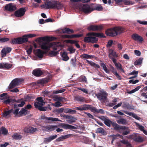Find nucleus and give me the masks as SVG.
Masks as SVG:
<instances>
[{
    "instance_id": "obj_11",
    "label": "nucleus",
    "mask_w": 147,
    "mask_h": 147,
    "mask_svg": "<svg viewBox=\"0 0 147 147\" xmlns=\"http://www.w3.org/2000/svg\"><path fill=\"white\" fill-rule=\"evenodd\" d=\"M26 11L25 8H21L15 11L14 15L17 17H22L24 15Z\"/></svg>"
},
{
    "instance_id": "obj_25",
    "label": "nucleus",
    "mask_w": 147,
    "mask_h": 147,
    "mask_svg": "<svg viewBox=\"0 0 147 147\" xmlns=\"http://www.w3.org/2000/svg\"><path fill=\"white\" fill-rule=\"evenodd\" d=\"M91 109V111L94 113H100L102 114H104L105 113L104 110L102 109H100L98 110L95 107H92Z\"/></svg>"
},
{
    "instance_id": "obj_52",
    "label": "nucleus",
    "mask_w": 147,
    "mask_h": 147,
    "mask_svg": "<svg viewBox=\"0 0 147 147\" xmlns=\"http://www.w3.org/2000/svg\"><path fill=\"white\" fill-rule=\"evenodd\" d=\"M77 41L76 40H65V42L67 43L71 44H75L77 42Z\"/></svg>"
},
{
    "instance_id": "obj_59",
    "label": "nucleus",
    "mask_w": 147,
    "mask_h": 147,
    "mask_svg": "<svg viewBox=\"0 0 147 147\" xmlns=\"http://www.w3.org/2000/svg\"><path fill=\"white\" fill-rule=\"evenodd\" d=\"M113 43V41L112 40H109L107 44V48L110 47L112 46V45Z\"/></svg>"
},
{
    "instance_id": "obj_53",
    "label": "nucleus",
    "mask_w": 147,
    "mask_h": 147,
    "mask_svg": "<svg viewBox=\"0 0 147 147\" xmlns=\"http://www.w3.org/2000/svg\"><path fill=\"white\" fill-rule=\"evenodd\" d=\"M65 100V98L61 97H58L57 96V95H56V101H57L60 102H63L64 100Z\"/></svg>"
},
{
    "instance_id": "obj_35",
    "label": "nucleus",
    "mask_w": 147,
    "mask_h": 147,
    "mask_svg": "<svg viewBox=\"0 0 147 147\" xmlns=\"http://www.w3.org/2000/svg\"><path fill=\"white\" fill-rule=\"evenodd\" d=\"M62 31L63 33L67 34H72L74 32V31L72 29L67 28L63 29Z\"/></svg>"
},
{
    "instance_id": "obj_2",
    "label": "nucleus",
    "mask_w": 147,
    "mask_h": 147,
    "mask_svg": "<svg viewBox=\"0 0 147 147\" xmlns=\"http://www.w3.org/2000/svg\"><path fill=\"white\" fill-rule=\"evenodd\" d=\"M124 28L121 27H115L108 28L105 31V34L107 36L114 37L123 32Z\"/></svg>"
},
{
    "instance_id": "obj_17",
    "label": "nucleus",
    "mask_w": 147,
    "mask_h": 147,
    "mask_svg": "<svg viewBox=\"0 0 147 147\" xmlns=\"http://www.w3.org/2000/svg\"><path fill=\"white\" fill-rule=\"evenodd\" d=\"M24 130L26 133L33 134L36 131L37 129L32 127H27L24 128Z\"/></svg>"
},
{
    "instance_id": "obj_8",
    "label": "nucleus",
    "mask_w": 147,
    "mask_h": 147,
    "mask_svg": "<svg viewBox=\"0 0 147 147\" xmlns=\"http://www.w3.org/2000/svg\"><path fill=\"white\" fill-rule=\"evenodd\" d=\"M10 100H11V102H16L18 103H20L18 104H13V108L14 109L17 108L18 107H22L25 103V101H24V99L23 98L19 99L17 100L15 99H10Z\"/></svg>"
},
{
    "instance_id": "obj_6",
    "label": "nucleus",
    "mask_w": 147,
    "mask_h": 147,
    "mask_svg": "<svg viewBox=\"0 0 147 147\" xmlns=\"http://www.w3.org/2000/svg\"><path fill=\"white\" fill-rule=\"evenodd\" d=\"M80 9L81 11L85 14H89L93 11V8L87 3L82 4L80 7Z\"/></svg>"
},
{
    "instance_id": "obj_23",
    "label": "nucleus",
    "mask_w": 147,
    "mask_h": 147,
    "mask_svg": "<svg viewBox=\"0 0 147 147\" xmlns=\"http://www.w3.org/2000/svg\"><path fill=\"white\" fill-rule=\"evenodd\" d=\"M34 105L36 108L38 109L40 111H46L47 108V107H42V105H39V104L38 103H34Z\"/></svg>"
},
{
    "instance_id": "obj_28",
    "label": "nucleus",
    "mask_w": 147,
    "mask_h": 147,
    "mask_svg": "<svg viewBox=\"0 0 147 147\" xmlns=\"http://www.w3.org/2000/svg\"><path fill=\"white\" fill-rule=\"evenodd\" d=\"M96 133H101L102 135L105 136L107 134L106 132L102 127L98 128L96 130Z\"/></svg>"
},
{
    "instance_id": "obj_15",
    "label": "nucleus",
    "mask_w": 147,
    "mask_h": 147,
    "mask_svg": "<svg viewBox=\"0 0 147 147\" xmlns=\"http://www.w3.org/2000/svg\"><path fill=\"white\" fill-rule=\"evenodd\" d=\"M102 28L103 27L102 26L92 25L90 26L88 28V29L90 31H96L100 30L102 29Z\"/></svg>"
},
{
    "instance_id": "obj_64",
    "label": "nucleus",
    "mask_w": 147,
    "mask_h": 147,
    "mask_svg": "<svg viewBox=\"0 0 147 147\" xmlns=\"http://www.w3.org/2000/svg\"><path fill=\"white\" fill-rule=\"evenodd\" d=\"M56 8L59 9L60 8L61 6V3L56 1Z\"/></svg>"
},
{
    "instance_id": "obj_58",
    "label": "nucleus",
    "mask_w": 147,
    "mask_h": 147,
    "mask_svg": "<svg viewBox=\"0 0 147 147\" xmlns=\"http://www.w3.org/2000/svg\"><path fill=\"white\" fill-rule=\"evenodd\" d=\"M9 39L8 38H0V42H3L9 41Z\"/></svg>"
},
{
    "instance_id": "obj_26",
    "label": "nucleus",
    "mask_w": 147,
    "mask_h": 147,
    "mask_svg": "<svg viewBox=\"0 0 147 147\" xmlns=\"http://www.w3.org/2000/svg\"><path fill=\"white\" fill-rule=\"evenodd\" d=\"M112 61L115 64V65L117 69H119L123 72H124L123 69L122 68L121 65L120 63H117L116 62L117 60L116 59L115 60H113Z\"/></svg>"
},
{
    "instance_id": "obj_34",
    "label": "nucleus",
    "mask_w": 147,
    "mask_h": 147,
    "mask_svg": "<svg viewBox=\"0 0 147 147\" xmlns=\"http://www.w3.org/2000/svg\"><path fill=\"white\" fill-rule=\"evenodd\" d=\"M55 138V135L50 136L47 138H44V142L45 143L49 142Z\"/></svg>"
},
{
    "instance_id": "obj_12",
    "label": "nucleus",
    "mask_w": 147,
    "mask_h": 147,
    "mask_svg": "<svg viewBox=\"0 0 147 147\" xmlns=\"http://www.w3.org/2000/svg\"><path fill=\"white\" fill-rule=\"evenodd\" d=\"M41 119L44 120V121L45 123H51L55 121V118L47 117L44 115L41 116Z\"/></svg>"
},
{
    "instance_id": "obj_14",
    "label": "nucleus",
    "mask_w": 147,
    "mask_h": 147,
    "mask_svg": "<svg viewBox=\"0 0 147 147\" xmlns=\"http://www.w3.org/2000/svg\"><path fill=\"white\" fill-rule=\"evenodd\" d=\"M112 126L114 128V129L116 131H119L120 129L125 130L127 128V127L125 126H120L115 122L113 123Z\"/></svg>"
},
{
    "instance_id": "obj_10",
    "label": "nucleus",
    "mask_w": 147,
    "mask_h": 147,
    "mask_svg": "<svg viewBox=\"0 0 147 147\" xmlns=\"http://www.w3.org/2000/svg\"><path fill=\"white\" fill-rule=\"evenodd\" d=\"M92 107L91 105L84 104L78 107H75L74 109H75L76 110L80 111L87 110L88 109H90L91 111V108Z\"/></svg>"
},
{
    "instance_id": "obj_4",
    "label": "nucleus",
    "mask_w": 147,
    "mask_h": 147,
    "mask_svg": "<svg viewBox=\"0 0 147 147\" xmlns=\"http://www.w3.org/2000/svg\"><path fill=\"white\" fill-rule=\"evenodd\" d=\"M24 80L23 79L17 78L13 80L10 83L9 88V89H12L21 84Z\"/></svg>"
},
{
    "instance_id": "obj_56",
    "label": "nucleus",
    "mask_w": 147,
    "mask_h": 147,
    "mask_svg": "<svg viewBox=\"0 0 147 147\" xmlns=\"http://www.w3.org/2000/svg\"><path fill=\"white\" fill-rule=\"evenodd\" d=\"M136 125L138 126L139 129L142 131H143L144 130V128L142 125H140V124L137 123L135 122Z\"/></svg>"
},
{
    "instance_id": "obj_61",
    "label": "nucleus",
    "mask_w": 147,
    "mask_h": 147,
    "mask_svg": "<svg viewBox=\"0 0 147 147\" xmlns=\"http://www.w3.org/2000/svg\"><path fill=\"white\" fill-rule=\"evenodd\" d=\"M96 33L94 32H88L87 34L86 35L87 36H92L96 37Z\"/></svg>"
},
{
    "instance_id": "obj_63",
    "label": "nucleus",
    "mask_w": 147,
    "mask_h": 147,
    "mask_svg": "<svg viewBox=\"0 0 147 147\" xmlns=\"http://www.w3.org/2000/svg\"><path fill=\"white\" fill-rule=\"evenodd\" d=\"M67 50L70 52V54H71L75 52L76 49H74L72 47L68 48Z\"/></svg>"
},
{
    "instance_id": "obj_48",
    "label": "nucleus",
    "mask_w": 147,
    "mask_h": 147,
    "mask_svg": "<svg viewBox=\"0 0 147 147\" xmlns=\"http://www.w3.org/2000/svg\"><path fill=\"white\" fill-rule=\"evenodd\" d=\"M91 36L85 37L84 39V42L86 43H90L91 42Z\"/></svg>"
},
{
    "instance_id": "obj_42",
    "label": "nucleus",
    "mask_w": 147,
    "mask_h": 147,
    "mask_svg": "<svg viewBox=\"0 0 147 147\" xmlns=\"http://www.w3.org/2000/svg\"><path fill=\"white\" fill-rule=\"evenodd\" d=\"M8 98L7 94V93H4L0 95V98L1 100H5Z\"/></svg>"
},
{
    "instance_id": "obj_49",
    "label": "nucleus",
    "mask_w": 147,
    "mask_h": 147,
    "mask_svg": "<svg viewBox=\"0 0 147 147\" xmlns=\"http://www.w3.org/2000/svg\"><path fill=\"white\" fill-rule=\"evenodd\" d=\"M12 66V64H11L4 63V69L5 68L8 69L11 68Z\"/></svg>"
},
{
    "instance_id": "obj_5",
    "label": "nucleus",
    "mask_w": 147,
    "mask_h": 147,
    "mask_svg": "<svg viewBox=\"0 0 147 147\" xmlns=\"http://www.w3.org/2000/svg\"><path fill=\"white\" fill-rule=\"evenodd\" d=\"M36 35L34 34H29L23 35L22 37H19V44H22L27 42L28 41V38H31L35 37Z\"/></svg>"
},
{
    "instance_id": "obj_19",
    "label": "nucleus",
    "mask_w": 147,
    "mask_h": 147,
    "mask_svg": "<svg viewBox=\"0 0 147 147\" xmlns=\"http://www.w3.org/2000/svg\"><path fill=\"white\" fill-rule=\"evenodd\" d=\"M30 113V111L24 108H22L19 112V117L22 116H25Z\"/></svg>"
},
{
    "instance_id": "obj_39",
    "label": "nucleus",
    "mask_w": 147,
    "mask_h": 147,
    "mask_svg": "<svg viewBox=\"0 0 147 147\" xmlns=\"http://www.w3.org/2000/svg\"><path fill=\"white\" fill-rule=\"evenodd\" d=\"M103 8L101 5H98L94 7L93 8V11L94 10H96L98 11H102V10Z\"/></svg>"
},
{
    "instance_id": "obj_54",
    "label": "nucleus",
    "mask_w": 147,
    "mask_h": 147,
    "mask_svg": "<svg viewBox=\"0 0 147 147\" xmlns=\"http://www.w3.org/2000/svg\"><path fill=\"white\" fill-rule=\"evenodd\" d=\"M96 37L98 38H105L106 36H105L103 33H96Z\"/></svg>"
},
{
    "instance_id": "obj_1",
    "label": "nucleus",
    "mask_w": 147,
    "mask_h": 147,
    "mask_svg": "<svg viewBox=\"0 0 147 147\" xmlns=\"http://www.w3.org/2000/svg\"><path fill=\"white\" fill-rule=\"evenodd\" d=\"M39 41L42 40V42L40 45L41 48L42 49L48 51L50 48H53V51H51L49 55L51 56H55V42H51V41L54 40L55 37L48 36L39 37Z\"/></svg>"
},
{
    "instance_id": "obj_44",
    "label": "nucleus",
    "mask_w": 147,
    "mask_h": 147,
    "mask_svg": "<svg viewBox=\"0 0 147 147\" xmlns=\"http://www.w3.org/2000/svg\"><path fill=\"white\" fill-rule=\"evenodd\" d=\"M13 109H11L8 111H5L3 113V117H6L7 116L9 115V114L13 112Z\"/></svg>"
},
{
    "instance_id": "obj_57",
    "label": "nucleus",
    "mask_w": 147,
    "mask_h": 147,
    "mask_svg": "<svg viewBox=\"0 0 147 147\" xmlns=\"http://www.w3.org/2000/svg\"><path fill=\"white\" fill-rule=\"evenodd\" d=\"M32 99V96H29L27 95L24 97V99L25 101H26L28 100H30Z\"/></svg>"
},
{
    "instance_id": "obj_20",
    "label": "nucleus",
    "mask_w": 147,
    "mask_h": 147,
    "mask_svg": "<svg viewBox=\"0 0 147 147\" xmlns=\"http://www.w3.org/2000/svg\"><path fill=\"white\" fill-rule=\"evenodd\" d=\"M53 94H55V92L53 91V93L49 91L45 92L44 93V96H46L53 98V100L55 101V95L54 94H53Z\"/></svg>"
},
{
    "instance_id": "obj_33",
    "label": "nucleus",
    "mask_w": 147,
    "mask_h": 147,
    "mask_svg": "<svg viewBox=\"0 0 147 147\" xmlns=\"http://www.w3.org/2000/svg\"><path fill=\"white\" fill-rule=\"evenodd\" d=\"M61 57L62 58V60L65 61H67L69 59L67 56V52L65 51H64L63 53L61 54Z\"/></svg>"
},
{
    "instance_id": "obj_40",
    "label": "nucleus",
    "mask_w": 147,
    "mask_h": 147,
    "mask_svg": "<svg viewBox=\"0 0 147 147\" xmlns=\"http://www.w3.org/2000/svg\"><path fill=\"white\" fill-rule=\"evenodd\" d=\"M81 58H83L85 59H91L92 58H94V55H90L87 54H84L80 56Z\"/></svg>"
},
{
    "instance_id": "obj_43",
    "label": "nucleus",
    "mask_w": 147,
    "mask_h": 147,
    "mask_svg": "<svg viewBox=\"0 0 147 147\" xmlns=\"http://www.w3.org/2000/svg\"><path fill=\"white\" fill-rule=\"evenodd\" d=\"M18 37L17 38H14L11 39L10 41V42L11 44H19V39Z\"/></svg>"
},
{
    "instance_id": "obj_31",
    "label": "nucleus",
    "mask_w": 147,
    "mask_h": 147,
    "mask_svg": "<svg viewBox=\"0 0 147 147\" xmlns=\"http://www.w3.org/2000/svg\"><path fill=\"white\" fill-rule=\"evenodd\" d=\"M36 100L37 101L35 102L34 103H38L39 105H44V103H45V102L43 100L42 97L40 96L37 98L36 99Z\"/></svg>"
},
{
    "instance_id": "obj_3",
    "label": "nucleus",
    "mask_w": 147,
    "mask_h": 147,
    "mask_svg": "<svg viewBox=\"0 0 147 147\" xmlns=\"http://www.w3.org/2000/svg\"><path fill=\"white\" fill-rule=\"evenodd\" d=\"M97 98L101 102H105L107 99L108 94L103 89H100L99 92L96 94Z\"/></svg>"
},
{
    "instance_id": "obj_41",
    "label": "nucleus",
    "mask_w": 147,
    "mask_h": 147,
    "mask_svg": "<svg viewBox=\"0 0 147 147\" xmlns=\"http://www.w3.org/2000/svg\"><path fill=\"white\" fill-rule=\"evenodd\" d=\"M142 58H140L138 60H136L134 63V65L136 66L137 65H141L142 63Z\"/></svg>"
},
{
    "instance_id": "obj_62",
    "label": "nucleus",
    "mask_w": 147,
    "mask_h": 147,
    "mask_svg": "<svg viewBox=\"0 0 147 147\" xmlns=\"http://www.w3.org/2000/svg\"><path fill=\"white\" fill-rule=\"evenodd\" d=\"M65 91V89L61 88L60 90H56V94L61 93L64 92Z\"/></svg>"
},
{
    "instance_id": "obj_27",
    "label": "nucleus",
    "mask_w": 147,
    "mask_h": 147,
    "mask_svg": "<svg viewBox=\"0 0 147 147\" xmlns=\"http://www.w3.org/2000/svg\"><path fill=\"white\" fill-rule=\"evenodd\" d=\"M133 139L134 141L138 142H142L144 141V139L140 136L135 135Z\"/></svg>"
},
{
    "instance_id": "obj_60",
    "label": "nucleus",
    "mask_w": 147,
    "mask_h": 147,
    "mask_svg": "<svg viewBox=\"0 0 147 147\" xmlns=\"http://www.w3.org/2000/svg\"><path fill=\"white\" fill-rule=\"evenodd\" d=\"M91 66L94 67L96 69L99 68H100V66L98 64H96L94 62H93L92 63Z\"/></svg>"
},
{
    "instance_id": "obj_37",
    "label": "nucleus",
    "mask_w": 147,
    "mask_h": 147,
    "mask_svg": "<svg viewBox=\"0 0 147 147\" xmlns=\"http://www.w3.org/2000/svg\"><path fill=\"white\" fill-rule=\"evenodd\" d=\"M117 123L119 124L123 125L127 123V120L124 118H121L117 121Z\"/></svg>"
},
{
    "instance_id": "obj_36",
    "label": "nucleus",
    "mask_w": 147,
    "mask_h": 147,
    "mask_svg": "<svg viewBox=\"0 0 147 147\" xmlns=\"http://www.w3.org/2000/svg\"><path fill=\"white\" fill-rule=\"evenodd\" d=\"M123 0H112V3H115V5H120L123 4Z\"/></svg>"
},
{
    "instance_id": "obj_13",
    "label": "nucleus",
    "mask_w": 147,
    "mask_h": 147,
    "mask_svg": "<svg viewBox=\"0 0 147 147\" xmlns=\"http://www.w3.org/2000/svg\"><path fill=\"white\" fill-rule=\"evenodd\" d=\"M5 8L6 10L10 11H14L16 9V5L12 3L7 5Z\"/></svg>"
},
{
    "instance_id": "obj_38",
    "label": "nucleus",
    "mask_w": 147,
    "mask_h": 147,
    "mask_svg": "<svg viewBox=\"0 0 147 147\" xmlns=\"http://www.w3.org/2000/svg\"><path fill=\"white\" fill-rule=\"evenodd\" d=\"M114 122L112 121L109 119L107 118L104 122V123L107 126L109 127H110L111 125H112V124Z\"/></svg>"
},
{
    "instance_id": "obj_32",
    "label": "nucleus",
    "mask_w": 147,
    "mask_h": 147,
    "mask_svg": "<svg viewBox=\"0 0 147 147\" xmlns=\"http://www.w3.org/2000/svg\"><path fill=\"white\" fill-rule=\"evenodd\" d=\"M43 127L46 129L48 131H51L55 130V126L49 125L44 126H43Z\"/></svg>"
},
{
    "instance_id": "obj_9",
    "label": "nucleus",
    "mask_w": 147,
    "mask_h": 147,
    "mask_svg": "<svg viewBox=\"0 0 147 147\" xmlns=\"http://www.w3.org/2000/svg\"><path fill=\"white\" fill-rule=\"evenodd\" d=\"M109 57L112 61L113 60H115L116 58H117L118 57V55L112 49H109L108 50Z\"/></svg>"
},
{
    "instance_id": "obj_16",
    "label": "nucleus",
    "mask_w": 147,
    "mask_h": 147,
    "mask_svg": "<svg viewBox=\"0 0 147 147\" xmlns=\"http://www.w3.org/2000/svg\"><path fill=\"white\" fill-rule=\"evenodd\" d=\"M11 48L9 47L4 48L1 51L2 57H3L5 56L7 54L11 52Z\"/></svg>"
},
{
    "instance_id": "obj_46",
    "label": "nucleus",
    "mask_w": 147,
    "mask_h": 147,
    "mask_svg": "<svg viewBox=\"0 0 147 147\" xmlns=\"http://www.w3.org/2000/svg\"><path fill=\"white\" fill-rule=\"evenodd\" d=\"M12 138L15 139H20L22 138V136L18 134H14L12 136Z\"/></svg>"
},
{
    "instance_id": "obj_29",
    "label": "nucleus",
    "mask_w": 147,
    "mask_h": 147,
    "mask_svg": "<svg viewBox=\"0 0 147 147\" xmlns=\"http://www.w3.org/2000/svg\"><path fill=\"white\" fill-rule=\"evenodd\" d=\"M61 126L62 128L65 129L72 130V128H74L73 125L65 123H62Z\"/></svg>"
},
{
    "instance_id": "obj_30",
    "label": "nucleus",
    "mask_w": 147,
    "mask_h": 147,
    "mask_svg": "<svg viewBox=\"0 0 147 147\" xmlns=\"http://www.w3.org/2000/svg\"><path fill=\"white\" fill-rule=\"evenodd\" d=\"M74 100L78 102H84L85 101L84 98L79 95H76L74 97Z\"/></svg>"
},
{
    "instance_id": "obj_24",
    "label": "nucleus",
    "mask_w": 147,
    "mask_h": 147,
    "mask_svg": "<svg viewBox=\"0 0 147 147\" xmlns=\"http://www.w3.org/2000/svg\"><path fill=\"white\" fill-rule=\"evenodd\" d=\"M46 53L45 51H43L40 49H37L36 53V55L39 58H42L43 55Z\"/></svg>"
},
{
    "instance_id": "obj_55",
    "label": "nucleus",
    "mask_w": 147,
    "mask_h": 147,
    "mask_svg": "<svg viewBox=\"0 0 147 147\" xmlns=\"http://www.w3.org/2000/svg\"><path fill=\"white\" fill-rule=\"evenodd\" d=\"M131 116H132V117L138 120H140L141 119L140 117L138 116L136 114L133 113H132Z\"/></svg>"
},
{
    "instance_id": "obj_21",
    "label": "nucleus",
    "mask_w": 147,
    "mask_h": 147,
    "mask_svg": "<svg viewBox=\"0 0 147 147\" xmlns=\"http://www.w3.org/2000/svg\"><path fill=\"white\" fill-rule=\"evenodd\" d=\"M32 74L36 76L39 77L42 75L43 72L40 69L38 68L33 70Z\"/></svg>"
},
{
    "instance_id": "obj_22",
    "label": "nucleus",
    "mask_w": 147,
    "mask_h": 147,
    "mask_svg": "<svg viewBox=\"0 0 147 147\" xmlns=\"http://www.w3.org/2000/svg\"><path fill=\"white\" fill-rule=\"evenodd\" d=\"M74 135L72 134H69L63 135L57 138L56 140L57 141H61L67 138L71 137H73Z\"/></svg>"
},
{
    "instance_id": "obj_47",
    "label": "nucleus",
    "mask_w": 147,
    "mask_h": 147,
    "mask_svg": "<svg viewBox=\"0 0 147 147\" xmlns=\"http://www.w3.org/2000/svg\"><path fill=\"white\" fill-rule=\"evenodd\" d=\"M127 127V128L125 130H123L124 131H123L122 133V134L123 136L127 135L130 132V130L128 127Z\"/></svg>"
},
{
    "instance_id": "obj_7",
    "label": "nucleus",
    "mask_w": 147,
    "mask_h": 147,
    "mask_svg": "<svg viewBox=\"0 0 147 147\" xmlns=\"http://www.w3.org/2000/svg\"><path fill=\"white\" fill-rule=\"evenodd\" d=\"M41 7L43 8L49 9L55 8V1H48V0H46V2L43 5H41Z\"/></svg>"
},
{
    "instance_id": "obj_51",
    "label": "nucleus",
    "mask_w": 147,
    "mask_h": 147,
    "mask_svg": "<svg viewBox=\"0 0 147 147\" xmlns=\"http://www.w3.org/2000/svg\"><path fill=\"white\" fill-rule=\"evenodd\" d=\"M1 131L3 134L6 135L7 134V131L5 128L3 127H1Z\"/></svg>"
},
{
    "instance_id": "obj_18",
    "label": "nucleus",
    "mask_w": 147,
    "mask_h": 147,
    "mask_svg": "<svg viewBox=\"0 0 147 147\" xmlns=\"http://www.w3.org/2000/svg\"><path fill=\"white\" fill-rule=\"evenodd\" d=\"M131 37L134 40L139 41L140 42H142L144 40L143 37L137 34H133L131 35Z\"/></svg>"
},
{
    "instance_id": "obj_50",
    "label": "nucleus",
    "mask_w": 147,
    "mask_h": 147,
    "mask_svg": "<svg viewBox=\"0 0 147 147\" xmlns=\"http://www.w3.org/2000/svg\"><path fill=\"white\" fill-rule=\"evenodd\" d=\"M98 41V38L94 37L91 36L90 42L92 43H96Z\"/></svg>"
},
{
    "instance_id": "obj_45",
    "label": "nucleus",
    "mask_w": 147,
    "mask_h": 147,
    "mask_svg": "<svg viewBox=\"0 0 147 147\" xmlns=\"http://www.w3.org/2000/svg\"><path fill=\"white\" fill-rule=\"evenodd\" d=\"M69 117H69V120H68V123H71L73 122H74L77 120V119L76 118L72 116H70Z\"/></svg>"
}]
</instances>
